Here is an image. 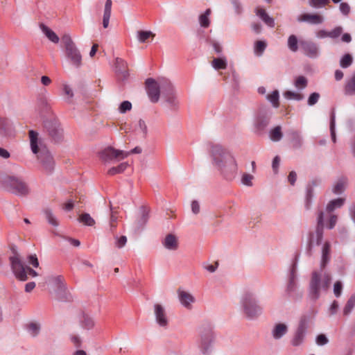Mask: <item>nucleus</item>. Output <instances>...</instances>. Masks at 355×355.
Returning <instances> with one entry per match:
<instances>
[{
  "instance_id": "obj_60",
  "label": "nucleus",
  "mask_w": 355,
  "mask_h": 355,
  "mask_svg": "<svg viewBox=\"0 0 355 355\" xmlns=\"http://www.w3.org/2000/svg\"><path fill=\"white\" fill-rule=\"evenodd\" d=\"M316 344L319 346H323L329 343V339L324 334H320L315 338Z\"/></svg>"
},
{
  "instance_id": "obj_15",
  "label": "nucleus",
  "mask_w": 355,
  "mask_h": 355,
  "mask_svg": "<svg viewBox=\"0 0 355 355\" xmlns=\"http://www.w3.org/2000/svg\"><path fill=\"white\" fill-rule=\"evenodd\" d=\"M300 47L302 52L309 58L315 59L320 55L318 44L311 40H300Z\"/></svg>"
},
{
  "instance_id": "obj_55",
  "label": "nucleus",
  "mask_w": 355,
  "mask_h": 355,
  "mask_svg": "<svg viewBox=\"0 0 355 355\" xmlns=\"http://www.w3.org/2000/svg\"><path fill=\"white\" fill-rule=\"evenodd\" d=\"M138 40L141 43H144L148 38L154 36V34L150 31H139L137 32Z\"/></svg>"
},
{
  "instance_id": "obj_49",
  "label": "nucleus",
  "mask_w": 355,
  "mask_h": 355,
  "mask_svg": "<svg viewBox=\"0 0 355 355\" xmlns=\"http://www.w3.org/2000/svg\"><path fill=\"white\" fill-rule=\"evenodd\" d=\"M352 63L353 56L349 53L344 54L340 60V66L343 69L349 67Z\"/></svg>"
},
{
  "instance_id": "obj_11",
  "label": "nucleus",
  "mask_w": 355,
  "mask_h": 355,
  "mask_svg": "<svg viewBox=\"0 0 355 355\" xmlns=\"http://www.w3.org/2000/svg\"><path fill=\"white\" fill-rule=\"evenodd\" d=\"M42 125L44 132L52 142L58 144L62 141L64 139L63 128L55 116L43 119Z\"/></svg>"
},
{
  "instance_id": "obj_52",
  "label": "nucleus",
  "mask_w": 355,
  "mask_h": 355,
  "mask_svg": "<svg viewBox=\"0 0 355 355\" xmlns=\"http://www.w3.org/2000/svg\"><path fill=\"white\" fill-rule=\"evenodd\" d=\"M294 85L298 89H300V90L304 89L308 85V80L304 76H299L295 78V81H294Z\"/></svg>"
},
{
  "instance_id": "obj_43",
  "label": "nucleus",
  "mask_w": 355,
  "mask_h": 355,
  "mask_svg": "<svg viewBox=\"0 0 355 355\" xmlns=\"http://www.w3.org/2000/svg\"><path fill=\"white\" fill-rule=\"evenodd\" d=\"M354 306H355V293L352 294L350 295V297H349V299L347 300V301L343 308V315H345V316L349 315L352 313Z\"/></svg>"
},
{
  "instance_id": "obj_18",
  "label": "nucleus",
  "mask_w": 355,
  "mask_h": 355,
  "mask_svg": "<svg viewBox=\"0 0 355 355\" xmlns=\"http://www.w3.org/2000/svg\"><path fill=\"white\" fill-rule=\"evenodd\" d=\"M37 108L43 119L55 116L45 96H40L37 98Z\"/></svg>"
},
{
  "instance_id": "obj_51",
  "label": "nucleus",
  "mask_w": 355,
  "mask_h": 355,
  "mask_svg": "<svg viewBox=\"0 0 355 355\" xmlns=\"http://www.w3.org/2000/svg\"><path fill=\"white\" fill-rule=\"evenodd\" d=\"M267 99L272 103L274 107L279 106V91L275 89L270 94L267 95Z\"/></svg>"
},
{
  "instance_id": "obj_27",
  "label": "nucleus",
  "mask_w": 355,
  "mask_h": 355,
  "mask_svg": "<svg viewBox=\"0 0 355 355\" xmlns=\"http://www.w3.org/2000/svg\"><path fill=\"white\" fill-rule=\"evenodd\" d=\"M28 136L30 139V145L32 152L34 154H37L41 149L39 148L40 144V139L39 134L37 131L34 130H31L28 131Z\"/></svg>"
},
{
  "instance_id": "obj_13",
  "label": "nucleus",
  "mask_w": 355,
  "mask_h": 355,
  "mask_svg": "<svg viewBox=\"0 0 355 355\" xmlns=\"http://www.w3.org/2000/svg\"><path fill=\"white\" fill-rule=\"evenodd\" d=\"M45 173L51 174L55 168V161L51 152L44 146L36 154Z\"/></svg>"
},
{
  "instance_id": "obj_26",
  "label": "nucleus",
  "mask_w": 355,
  "mask_h": 355,
  "mask_svg": "<svg viewBox=\"0 0 355 355\" xmlns=\"http://www.w3.org/2000/svg\"><path fill=\"white\" fill-rule=\"evenodd\" d=\"M175 94V91L173 85L171 81L166 78H163L161 80V95L163 98L173 96Z\"/></svg>"
},
{
  "instance_id": "obj_23",
  "label": "nucleus",
  "mask_w": 355,
  "mask_h": 355,
  "mask_svg": "<svg viewBox=\"0 0 355 355\" xmlns=\"http://www.w3.org/2000/svg\"><path fill=\"white\" fill-rule=\"evenodd\" d=\"M317 313L318 311L316 310L311 308L307 313L302 314L300 318L297 328L307 331L309 323L314 318Z\"/></svg>"
},
{
  "instance_id": "obj_17",
  "label": "nucleus",
  "mask_w": 355,
  "mask_h": 355,
  "mask_svg": "<svg viewBox=\"0 0 355 355\" xmlns=\"http://www.w3.org/2000/svg\"><path fill=\"white\" fill-rule=\"evenodd\" d=\"M54 282L58 285L56 290V296L60 301L70 302L72 297L66 291V287L64 284V277L62 275H58L53 278Z\"/></svg>"
},
{
  "instance_id": "obj_6",
  "label": "nucleus",
  "mask_w": 355,
  "mask_h": 355,
  "mask_svg": "<svg viewBox=\"0 0 355 355\" xmlns=\"http://www.w3.org/2000/svg\"><path fill=\"white\" fill-rule=\"evenodd\" d=\"M299 257L300 253L296 252L289 268L285 291L286 295L294 300H300L303 297V292L299 290L297 283V269Z\"/></svg>"
},
{
  "instance_id": "obj_41",
  "label": "nucleus",
  "mask_w": 355,
  "mask_h": 355,
  "mask_svg": "<svg viewBox=\"0 0 355 355\" xmlns=\"http://www.w3.org/2000/svg\"><path fill=\"white\" fill-rule=\"evenodd\" d=\"M26 330L32 337L37 336L41 331V325L37 322H31L26 324Z\"/></svg>"
},
{
  "instance_id": "obj_32",
  "label": "nucleus",
  "mask_w": 355,
  "mask_h": 355,
  "mask_svg": "<svg viewBox=\"0 0 355 355\" xmlns=\"http://www.w3.org/2000/svg\"><path fill=\"white\" fill-rule=\"evenodd\" d=\"M331 244L326 241L322 248V260L320 263L321 270H322L330 259Z\"/></svg>"
},
{
  "instance_id": "obj_8",
  "label": "nucleus",
  "mask_w": 355,
  "mask_h": 355,
  "mask_svg": "<svg viewBox=\"0 0 355 355\" xmlns=\"http://www.w3.org/2000/svg\"><path fill=\"white\" fill-rule=\"evenodd\" d=\"M14 256L10 257L9 260L10 262L11 269L15 277L21 282H25L28 279V275L35 277L38 275L37 272L31 267L26 266L22 261L19 259L15 246L11 248Z\"/></svg>"
},
{
  "instance_id": "obj_33",
  "label": "nucleus",
  "mask_w": 355,
  "mask_h": 355,
  "mask_svg": "<svg viewBox=\"0 0 355 355\" xmlns=\"http://www.w3.org/2000/svg\"><path fill=\"white\" fill-rule=\"evenodd\" d=\"M178 297L180 303L187 309H189L191 306V303L195 301L191 294L184 291H178Z\"/></svg>"
},
{
  "instance_id": "obj_40",
  "label": "nucleus",
  "mask_w": 355,
  "mask_h": 355,
  "mask_svg": "<svg viewBox=\"0 0 355 355\" xmlns=\"http://www.w3.org/2000/svg\"><path fill=\"white\" fill-rule=\"evenodd\" d=\"M345 202V198H337L336 199L330 200L326 207V210L327 212L331 213L334 211L337 208H340Z\"/></svg>"
},
{
  "instance_id": "obj_31",
  "label": "nucleus",
  "mask_w": 355,
  "mask_h": 355,
  "mask_svg": "<svg viewBox=\"0 0 355 355\" xmlns=\"http://www.w3.org/2000/svg\"><path fill=\"white\" fill-rule=\"evenodd\" d=\"M306 331L299 329L297 327L293 337L291 340V343L293 347H298L301 345L305 339L306 335Z\"/></svg>"
},
{
  "instance_id": "obj_24",
  "label": "nucleus",
  "mask_w": 355,
  "mask_h": 355,
  "mask_svg": "<svg viewBox=\"0 0 355 355\" xmlns=\"http://www.w3.org/2000/svg\"><path fill=\"white\" fill-rule=\"evenodd\" d=\"M294 149H300L303 145V139L299 130L291 129L286 132Z\"/></svg>"
},
{
  "instance_id": "obj_37",
  "label": "nucleus",
  "mask_w": 355,
  "mask_h": 355,
  "mask_svg": "<svg viewBox=\"0 0 355 355\" xmlns=\"http://www.w3.org/2000/svg\"><path fill=\"white\" fill-rule=\"evenodd\" d=\"M42 212L44 214L45 218L49 225L53 227H58L59 225V222L51 208H44Z\"/></svg>"
},
{
  "instance_id": "obj_53",
  "label": "nucleus",
  "mask_w": 355,
  "mask_h": 355,
  "mask_svg": "<svg viewBox=\"0 0 355 355\" xmlns=\"http://www.w3.org/2000/svg\"><path fill=\"white\" fill-rule=\"evenodd\" d=\"M78 221L87 226H93L95 224V220L87 213H83L80 215L78 217Z\"/></svg>"
},
{
  "instance_id": "obj_48",
  "label": "nucleus",
  "mask_w": 355,
  "mask_h": 355,
  "mask_svg": "<svg viewBox=\"0 0 355 355\" xmlns=\"http://www.w3.org/2000/svg\"><path fill=\"white\" fill-rule=\"evenodd\" d=\"M284 96L288 100H295L297 101H302L304 98V94L291 90L285 91L284 92Z\"/></svg>"
},
{
  "instance_id": "obj_1",
  "label": "nucleus",
  "mask_w": 355,
  "mask_h": 355,
  "mask_svg": "<svg viewBox=\"0 0 355 355\" xmlns=\"http://www.w3.org/2000/svg\"><path fill=\"white\" fill-rule=\"evenodd\" d=\"M210 145V155L213 164L227 180H232L237 172V164L232 153L220 144Z\"/></svg>"
},
{
  "instance_id": "obj_19",
  "label": "nucleus",
  "mask_w": 355,
  "mask_h": 355,
  "mask_svg": "<svg viewBox=\"0 0 355 355\" xmlns=\"http://www.w3.org/2000/svg\"><path fill=\"white\" fill-rule=\"evenodd\" d=\"M115 72L118 78L121 81H124L129 77L128 69V63L121 58H116L114 62Z\"/></svg>"
},
{
  "instance_id": "obj_58",
  "label": "nucleus",
  "mask_w": 355,
  "mask_h": 355,
  "mask_svg": "<svg viewBox=\"0 0 355 355\" xmlns=\"http://www.w3.org/2000/svg\"><path fill=\"white\" fill-rule=\"evenodd\" d=\"M320 95L318 92H313L308 97L307 104L309 106L315 105L319 101Z\"/></svg>"
},
{
  "instance_id": "obj_28",
  "label": "nucleus",
  "mask_w": 355,
  "mask_h": 355,
  "mask_svg": "<svg viewBox=\"0 0 355 355\" xmlns=\"http://www.w3.org/2000/svg\"><path fill=\"white\" fill-rule=\"evenodd\" d=\"M163 245L169 250H175L178 248L177 236L173 234H168L162 241Z\"/></svg>"
},
{
  "instance_id": "obj_64",
  "label": "nucleus",
  "mask_w": 355,
  "mask_h": 355,
  "mask_svg": "<svg viewBox=\"0 0 355 355\" xmlns=\"http://www.w3.org/2000/svg\"><path fill=\"white\" fill-rule=\"evenodd\" d=\"M339 9L341 13L345 16H347L350 12V6L346 2H341L340 3Z\"/></svg>"
},
{
  "instance_id": "obj_22",
  "label": "nucleus",
  "mask_w": 355,
  "mask_h": 355,
  "mask_svg": "<svg viewBox=\"0 0 355 355\" xmlns=\"http://www.w3.org/2000/svg\"><path fill=\"white\" fill-rule=\"evenodd\" d=\"M299 22H306L310 24H320L324 21V17L317 13H302L297 17Z\"/></svg>"
},
{
  "instance_id": "obj_62",
  "label": "nucleus",
  "mask_w": 355,
  "mask_h": 355,
  "mask_svg": "<svg viewBox=\"0 0 355 355\" xmlns=\"http://www.w3.org/2000/svg\"><path fill=\"white\" fill-rule=\"evenodd\" d=\"M343 283L341 281H336L334 284V293L336 297H339L341 295L343 291Z\"/></svg>"
},
{
  "instance_id": "obj_35",
  "label": "nucleus",
  "mask_w": 355,
  "mask_h": 355,
  "mask_svg": "<svg viewBox=\"0 0 355 355\" xmlns=\"http://www.w3.org/2000/svg\"><path fill=\"white\" fill-rule=\"evenodd\" d=\"M79 320L81 327L85 329H92L94 326L93 319L83 311L80 313Z\"/></svg>"
},
{
  "instance_id": "obj_7",
  "label": "nucleus",
  "mask_w": 355,
  "mask_h": 355,
  "mask_svg": "<svg viewBox=\"0 0 355 355\" xmlns=\"http://www.w3.org/2000/svg\"><path fill=\"white\" fill-rule=\"evenodd\" d=\"M272 116V111L266 107H260L254 112L253 119V132L258 136H263L268 132Z\"/></svg>"
},
{
  "instance_id": "obj_14",
  "label": "nucleus",
  "mask_w": 355,
  "mask_h": 355,
  "mask_svg": "<svg viewBox=\"0 0 355 355\" xmlns=\"http://www.w3.org/2000/svg\"><path fill=\"white\" fill-rule=\"evenodd\" d=\"M145 84L150 101L153 103H157L161 95V83L159 84L154 78H148Z\"/></svg>"
},
{
  "instance_id": "obj_12",
  "label": "nucleus",
  "mask_w": 355,
  "mask_h": 355,
  "mask_svg": "<svg viewBox=\"0 0 355 355\" xmlns=\"http://www.w3.org/2000/svg\"><path fill=\"white\" fill-rule=\"evenodd\" d=\"M141 152L142 149L139 146H136L128 152L116 149L112 146H108L100 151L98 155L102 161L108 162L114 159H123L130 154H139Z\"/></svg>"
},
{
  "instance_id": "obj_30",
  "label": "nucleus",
  "mask_w": 355,
  "mask_h": 355,
  "mask_svg": "<svg viewBox=\"0 0 355 355\" xmlns=\"http://www.w3.org/2000/svg\"><path fill=\"white\" fill-rule=\"evenodd\" d=\"M288 326L285 323L279 322L273 327L272 331V337L275 340H279L288 332Z\"/></svg>"
},
{
  "instance_id": "obj_10",
  "label": "nucleus",
  "mask_w": 355,
  "mask_h": 355,
  "mask_svg": "<svg viewBox=\"0 0 355 355\" xmlns=\"http://www.w3.org/2000/svg\"><path fill=\"white\" fill-rule=\"evenodd\" d=\"M324 228V213L322 210H320L318 211V213L315 231V232H310L308 235V241L306 247V254H307V256L311 257L312 255V250L315 240L316 245H321L323 239Z\"/></svg>"
},
{
  "instance_id": "obj_63",
  "label": "nucleus",
  "mask_w": 355,
  "mask_h": 355,
  "mask_svg": "<svg viewBox=\"0 0 355 355\" xmlns=\"http://www.w3.org/2000/svg\"><path fill=\"white\" fill-rule=\"evenodd\" d=\"M253 176L248 173H244L241 178L242 183L248 187H251L252 185Z\"/></svg>"
},
{
  "instance_id": "obj_45",
  "label": "nucleus",
  "mask_w": 355,
  "mask_h": 355,
  "mask_svg": "<svg viewBox=\"0 0 355 355\" xmlns=\"http://www.w3.org/2000/svg\"><path fill=\"white\" fill-rule=\"evenodd\" d=\"M129 166L128 162H122L116 166H113L107 171V175L112 176L122 173Z\"/></svg>"
},
{
  "instance_id": "obj_39",
  "label": "nucleus",
  "mask_w": 355,
  "mask_h": 355,
  "mask_svg": "<svg viewBox=\"0 0 355 355\" xmlns=\"http://www.w3.org/2000/svg\"><path fill=\"white\" fill-rule=\"evenodd\" d=\"M347 183V178L346 177L343 176L339 178L332 189L333 193L336 195L342 194L345 190Z\"/></svg>"
},
{
  "instance_id": "obj_47",
  "label": "nucleus",
  "mask_w": 355,
  "mask_h": 355,
  "mask_svg": "<svg viewBox=\"0 0 355 355\" xmlns=\"http://www.w3.org/2000/svg\"><path fill=\"white\" fill-rule=\"evenodd\" d=\"M288 47L292 52H297L300 46V41L295 35H291L288 38Z\"/></svg>"
},
{
  "instance_id": "obj_16",
  "label": "nucleus",
  "mask_w": 355,
  "mask_h": 355,
  "mask_svg": "<svg viewBox=\"0 0 355 355\" xmlns=\"http://www.w3.org/2000/svg\"><path fill=\"white\" fill-rule=\"evenodd\" d=\"M321 182L322 180L320 178H315L306 184L304 199V207L306 210H309L311 207L312 201L314 196V187H318Z\"/></svg>"
},
{
  "instance_id": "obj_2",
  "label": "nucleus",
  "mask_w": 355,
  "mask_h": 355,
  "mask_svg": "<svg viewBox=\"0 0 355 355\" xmlns=\"http://www.w3.org/2000/svg\"><path fill=\"white\" fill-rule=\"evenodd\" d=\"M240 306L244 316L250 320H257L263 312V308L255 293L246 291L241 295Z\"/></svg>"
},
{
  "instance_id": "obj_61",
  "label": "nucleus",
  "mask_w": 355,
  "mask_h": 355,
  "mask_svg": "<svg viewBox=\"0 0 355 355\" xmlns=\"http://www.w3.org/2000/svg\"><path fill=\"white\" fill-rule=\"evenodd\" d=\"M236 15H241L243 13V6L239 0H230Z\"/></svg>"
},
{
  "instance_id": "obj_57",
  "label": "nucleus",
  "mask_w": 355,
  "mask_h": 355,
  "mask_svg": "<svg viewBox=\"0 0 355 355\" xmlns=\"http://www.w3.org/2000/svg\"><path fill=\"white\" fill-rule=\"evenodd\" d=\"M132 110V103L129 101H122L119 107V112L121 114H125Z\"/></svg>"
},
{
  "instance_id": "obj_36",
  "label": "nucleus",
  "mask_w": 355,
  "mask_h": 355,
  "mask_svg": "<svg viewBox=\"0 0 355 355\" xmlns=\"http://www.w3.org/2000/svg\"><path fill=\"white\" fill-rule=\"evenodd\" d=\"M40 28L45 36L54 44H58L59 42L60 38L57 35V34L52 31L50 28L44 25V24H40Z\"/></svg>"
},
{
  "instance_id": "obj_21",
  "label": "nucleus",
  "mask_w": 355,
  "mask_h": 355,
  "mask_svg": "<svg viewBox=\"0 0 355 355\" xmlns=\"http://www.w3.org/2000/svg\"><path fill=\"white\" fill-rule=\"evenodd\" d=\"M0 135L4 137L15 136V127L12 122L7 117L0 116Z\"/></svg>"
},
{
  "instance_id": "obj_59",
  "label": "nucleus",
  "mask_w": 355,
  "mask_h": 355,
  "mask_svg": "<svg viewBox=\"0 0 355 355\" xmlns=\"http://www.w3.org/2000/svg\"><path fill=\"white\" fill-rule=\"evenodd\" d=\"M329 3V0H310L309 5L315 8H322Z\"/></svg>"
},
{
  "instance_id": "obj_5",
  "label": "nucleus",
  "mask_w": 355,
  "mask_h": 355,
  "mask_svg": "<svg viewBox=\"0 0 355 355\" xmlns=\"http://www.w3.org/2000/svg\"><path fill=\"white\" fill-rule=\"evenodd\" d=\"M0 189L19 196H26L29 193L28 184L19 177L0 174Z\"/></svg>"
},
{
  "instance_id": "obj_50",
  "label": "nucleus",
  "mask_w": 355,
  "mask_h": 355,
  "mask_svg": "<svg viewBox=\"0 0 355 355\" xmlns=\"http://www.w3.org/2000/svg\"><path fill=\"white\" fill-rule=\"evenodd\" d=\"M211 13V10L209 8L207 9L204 13L201 14L199 16V22L202 27L207 28L210 25V20L209 18V15Z\"/></svg>"
},
{
  "instance_id": "obj_46",
  "label": "nucleus",
  "mask_w": 355,
  "mask_h": 355,
  "mask_svg": "<svg viewBox=\"0 0 355 355\" xmlns=\"http://www.w3.org/2000/svg\"><path fill=\"white\" fill-rule=\"evenodd\" d=\"M212 67L216 70L225 69L227 67V62L225 57H218L212 60Z\"/></svg>"
},
{
  "instance_id": "obj_42",
  "label": "nucleus",
  "mask_w": 355,
  "mask_h": 355,
  "mask_svg": "<svg viewBox=\"0 0 355 355\" xmlns=\"http://www.w3.org/2000/svg\"><path fill=\"white\" fill-rule=\"evenodd\" d=\"M270 139L275 142L279 141L283 137L282 127L277 125L268 132Z\"/></svg>"
},
{
  "instance_id": "obj_38",
  "label": "nucleus",
  "mask_w": 355,
  "mask_h": 355,
  "mask_svg": "<svg viewBox=\"0 0 355 355\" xmlns=\"http://www.w3.org/2000/svg\"><path fill=\"white\" fill-rule=\"evenodd\" d=\"M329 130L331 140L334 143H336L337 139L336 134V112L334 107H333L330 112Z\"/></svg>"
},
{
  "instance_id": "obj_3",
  "label": "nucleus",
  "mask_w": 355,
  "mask_h": 355,
  "mask_svg": "<svg viewBox=\"0 0 355 355\" xmlns=\"http://www.w3.org/2000/svg\"><path fill=\"white\" fill-rule=\"evenodd\" d=\"M331 276L329 273L314 270L311 272L309 283L308 293L309 298L316 302L321 295V291L327 292L331 284Z\"/></svg>"
},
{
  "instance_id": "obj_44",
  "label": "nucleus",
  "mask_w": 355,
  "mask_h": 355,
  "mask_svg": "<svg viewBox=\"0 0 355 355\" xmlns=\"http://www.w3.org/2000/svg\"><path fill=\"white\" fill-rule=\"evenodd\" d=\"M344 92L345 94L348 96L355 95V73L352 78L345 84Z\"/></svg>"
},
{
  "instance_id": "obj_56",
  "label": "nucleus",
  "mask_w": 355,
  "mask_h": 355,
  "mask_svg": "<svg viewBox=\"0 0 355 355\" xmlns=\"http://www.w3.org/2000/svg\"><path fill=\"white\" fill-rule=\"evenodd\" d=\"M165 101L167 103L171 110H176L178 107V101L176 94L164 98Z\"/></svg>"
},
{
  "instance_id": "obj_25",
  "label": "nucleus",
  "mask_w": 355,
  "mask_h": 355,
  "mask_svg": "<svg viewBox=\"0 0 355 355\" xmlns=\"http://www.w3.org/2000/svg\"><path fill=\"white\" fill-rule=\"evenodd\" d=\"M343 28L341 26H336L334 29L330 31H327L325 30H320L316 33V37L318 38H325L330 37L332 39H336L338 37L343 33Z\"/></svg>"
},
{
  "instance_id": "obj_4",
  "label": "nucleus",
  "mask_w": 355,
  "mask_h": 355,
  "mask_svg": "<svg viewBox=\"0 0 355 355\" xmlns=\"http://www.w3.org/2000/svg\"><path fill=\"white\" fill-rule=\"evenodd\" d=\"M198 347L204 355H209L212 351L213 344L216 339L214 325L209 321L201 324L198 328Z\"/></svg>"
},
{
  "instance_id": "obj_29",
  "label": "nucleus",
  "mask_w": 355,
  "mask_h": 355,
  "mask_svg": "<svg viewBox=\"0 0 355 355\" xmlns=\"http://www.w3.org/2000/svg\"><path fill=\"white\" fill-rule=\"evenodd\" d=\"M149 218V210L144 206L140 207L139 216L137 220V228L143 229Z\"/></svg>"
},
{
  "instance_id": "obj_34",
  "label": "nucleus",
  "mask_w": 355,
  "mask_h": 355,
  "mask_svg": "<svg viewBox=\"0 0 355 355\" xmlns=\"http://www.w3.org/2000/svg\"><path fill=\"white\" fill-rule=\"evenodd\" d=\"M256 14L267 26L270 28L275 27V23L274 19L270 17L263 8H257Z\"/></svg>"
},
{
  "instance_id": "obj_20",
  "label": "nucleus",
  "mask_w": 355,
  "mask_h": 355,
  "mask_svg": "<svg viewBox=\"0 0 355 355\" xmlns=\"http://www.w3.org/2000/svg\"><path fill=\"white\" fill-rule=\"evenodd\" d=\"M154 313L156 322L162 327L166 328L168 324V320L166 316L164 306L160 304H155Z\"/></svg>"
},
{
  "instance_id": "obj_9",
  "label": "nucleus",
  "mask_w": 355,
  "mask_h": 355,
  "mask_svg": "<svg viewBox=\"0 0 355 355\" xmlns=\"http://www.w3.org/2000/svg\"><path fill=\"white\" fill-rule=\"evenodd\" d=\"M61 44L69 62L76 68H80L82 65V55L71 36L64 34L61 37Z\"/></svg>"
},
{
  "instance_id": "obj_54",
  "label": "nucleus",
  "mask_w": 355,
  "mask_h": 355,
  "mask_svg": "<svg viewBox=\"0 0 355 355\" xmlns=\"http://www.w3.org/2000/svg\"><path fill=\"white\" fill-rule=\"evenodd\" d=\"M267 46L265 41L257 40L254 43V53L257 55H261Z\"/></svg>"
}]
</instances>
